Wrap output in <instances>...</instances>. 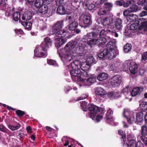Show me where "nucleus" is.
I'll return each mask as SVG.
<instances>
[{
	"instance_id": "1",
	"label": "nucleus",
	"mask_w": 147,
	"mask_h": 147,
	"mask_svg": "<svg viewBox=\"0 0 147 147\" xmlns=\"http://www.w3.org/2000/svg\"><path fill=\"white\" fill-rule=\"evenodd\" d=\"M52 42L48 37L46 38L44 41L42 42L40 45L36 46L34 51V55L36 57H40L45 55V51L51 45Z\"/></svg>"
},
{
	"instance_id": "2",
	"label": "nucleus",
	"mask_w": 147,
	"mask_h": 147,
	"mask_svg": "<svg viewBox=\"0 0 147 147\" xmlns=\"http://www.w3.org/2000/svg\"><path fill=\"white\" fill-rule=\"evenodd\" d=\"M76 45L75 42H69L67 44L65 49L66 52L61 58L63 61L68 62L72 60L74 57L73 55L74 51L75 50Z\"/></svg>"
},
{
	"instance_id": "3",
	"label": "nucleus",
	"mask_w": 147,
	"mask_h": 147,
	"mask_svg": "<svg viewBox=\"0 0 147 147\" xmlns=\"http://www.w3.org/2000/svg\"><path fill=\"white\" fill-rule=\"evenodd\" d=\"M116 43L114 40L108 42L106 46L107 58L112 59L119 54L118 50L117 49Z\"/></svg>"
},
{
	"instance_id": "4",
	"label": "nucleus",
	"mask_w": 147,
	"mask_h": 147,
	"mask_svg": "<svg viewBox=\"0 0 147 147\" xmlns=\"http://www.w3.org/2000/svg\"><path fill=\"white\" fill-rule=\"evenodd\" d=\"M79 68L78 66L76 67L74 65V67H73L71 66V63L69 65V69L72 79L75 81H76L77 79L79 81L83 82L85 79L80 77L81 71Z\"/></svg>"
},
{
	"instance_id": "5",
	"label": "nucleus",
	"mask_w": 147,
	"mask_h": 147,
	"mask_svg": "<svg viewBox=\"0 0 147 147\" xmlns=\"http://www.w3.org/2000/svg\"><path fill=\"white\" fill-rule=\"evenodd\" d=\"M123 116L126 119L127 122L129 124H132L135 121L134 113L128 109L124 110Z\"/></svg>"
},
{
	"instance_id": "6",
	"label": "nucleus",
	"mask_w": 147,
	"mask_h": 147,
	"mask_svg": "<svg viewBox=\"0 0 147 147\" xmlns=\"http://www.w3.org/2000/svg\"><path fill=\"white\" fill-rule=\"evenodd\" d=\"M107 42V40L104 37H100L98 39H93L88 41V44L90 47L95 45H98L105 44Z\"/></svg>"
},
{
	"instance_id": "7",
	"label": "nucleus",
	"mask_w": 147,
	"mask_h": 147,
	"mask_svg": "<svg viewBox=\"0 0 147 147\" xmlns=\"http://www.w3.org/2000/svg\"><path fill=\"white\" fill-rule=\"evenodd\" d=\"M125 67L129 68L131 73L134 74L137 72L138 66L135 62L130 61H127L124 63Z\"/></svg>"
},
{
	"instance_id": "8",
	"label": "nucleus",
	"mask_w": 147,
	"mask_h": 147,
	"mask_svg": "<svg viewBox=\"0 0 147 147\" xmlns=\"http://www.w3.org/2000/svg\"><path fill=\"white\" fill-rule=\"evenodd\" d=\"M74 65L76 67L81 68L82 71H88L89 70L90 65L86 62H84L81 63L80 61L78 60H76L73 63H71V66L73 67H74Z\"/></svg>"
},
{
	"instance_id": "9",
	"label": "nucleus",
	"mask_w": 147,
	"mask_h": 147,
	"mask_svg": "<svg viewBox=\"0 0 147 147\" xmlns=\"http://www.w3.org/2000/svg\"><path fill=\"white\" fill-rule=\"evenodd\" d=\"M138 28L140 30L147 31V20L144 22H142L140 26H138V24L137 23L133 24L130 26V29L132 30H136Z\"/></svg>"
},
{
	"instance_id": "10",
	"label": "nucleus",
	"mask_w": 147,
	"mask_h": 147,
	"mask_svg": "<svg viewBox=\"0 0 147 147\" xmlns=\"http://www.w3.org/2000/svg\"><path fill=\"white\" fill-rule=\"evenodd\" d=\"M121 81V77L119 75H116L111 79L110 84L114 87H117L120 84Z\"/></svg>"
},
{
	"instance_id": "11",
	"label": "nucleus",
	"mask_w": 147,
	"mask_h": 147,
	"mask_svg": "<svg viewBox=\"0 0 147 147\" xmlns=\"http://www.w3.org/2000/svg\"><path fill=\"white\" fill-rule=\"evenodd\" d=\"M88 109L90 112V118L93 119L94 114L99 111V108L95 105L92 104H89L88 105Z\"/></svg>"
},
{
	"instance_id": "12",
	"label": "nucleus",
	"mask_w": 147,
	"mask_h": 147,
	"mask_svg": "<svg viewBox=\"0 0 147 147\" xmlns=\"http://www.w3.org/2000/svg\"><path fill=\"white\" fill-rule=\"evenodd\" d=\"M55 34L57 36L59 37H64V38H69L71 37L67 31H65L64 30H61L57 31L55 32Z\"/></svg>"
},
{
	"instance_id": "13",
	"label": "nucleus",
	"mask_w": 147,
	"mask_h": 147,
	"mask_svg": "<svg viewBox=\"0 0 147 147\" xmlns=\"http://www.w3.org/2000/svg\"><path fill=\"white\" fill-rule=\"evenodd\" d=\"M141 134L143 136L141 137V140L147 146V138L144 136L147 135V126H143L142 127Z\"/></svg>"
},
{
	"instance_id": "14",
	"label": "nucleus",
	"mask_w": 147,
	"mask_h": 147,
	"mask_svg": "<svg viewBox=\"0 0 147 147\" xmlns=\"http://www.w3.org/2000/svg\"><path fill=\"white\" fill-rule=\"evenodd\" d=\"M80 21L83 22L85 24H90V16L84 14H82L80 18Z\"/></svg>"
},
{
	"instance_id": "15",
	"label": "nucleus",
	"mask_w": 147,
	"mask_h": 147,
	"mask_svg": "<svg viewBox=\"0 0 147 147\" xmlns=\"http://www.w3.org/2000/svg\"><path fill=\"white\" fill-rule=\"evenodd\" d=\"M105 110L102 108H99V111L94 114V118L95 117V119L97 122H99L103 118V116L100 114H102L104 113Z\"/></svg>"
},
{
	"instance_id": "16",
	"label": "nucleus",
	"mask_w": 147,
	"mask_h": 147,
	"mask_svg": "<svg viewBox=\"0 0 147 147\" xmlns=\"http://www.w3.org/2000/svg\"><path fill=\"white\" fill-rule=\"evenodd\" d=\"M143 90V89L142 88H140L139 87H136L134 88L133 90L131 93H129V96L128 97H125V98H129L131 97V95L132 96H135L136 95L138 94H139Z\"/></svg>"
},
{
	"instance_id": "17",
	"label": "nucleus",
	"mask_w": 147,
	"mask_h": 147,
	"mask_svg": "<svg viewBox=\"0 0 147 147\" xmlns=\"http://www.w3.org/2000/svg\"><path fill=\"white\" fill-rule=\"evenodd\" d=\"M113 114V111L110 108H109L106 114V116L105 119L107 123H111V124H112V122L114 121V119L112 116Z\"/></svg>"
},
{
	"instance_id": "18",
	"label": "nucleus",
	"mask_w": 147,
	"mask_h": 147,
	"mask_svg": "<svg viewBox=\"0 0 147 147\" xmlns=\"http://www.w3.org/2000/svg\"><path fill=\"white\" fill-rule=\"evenodd\" d=\"M95 93L96 95L103 98L105 97L107 93L106 91L101 87L96 88L95 91Z\"/></svg>"
},
{
	"instance_id": "19",
	"label": "nucleus",
	"mask_w": 147,
	"mask_h": 147,
	"mask_svg": "<svg viewBox=\"0 0 147 147\" xmlns=\"http://www.w3.org/2000/svg\"><path fill=\"white\" fill-rule=\"evenodd\" d=\"M66 38H57L55 40V45L57 47H59L66 42Z\"/></svg>"
},
{
	"instance_id": "20",
	"label": "nucleus",
	"mask_w": 147,
	"mask_h": 147,
	"mask_svg": "<svg viewBox=\"0 0 147 147\" xmlns=\"http://www.w3.org/2000/svg\"><path fill=\"white\" fill-rule=\"evenodd\" d=\"M122 21L121 19L117 18L115 22V27L117 30H120L122 29L123 26Z\"/></svg>"
},
{
	"instance_id": "21",
	"label": "nucleus",
	"mask_w": 147,
	"mask_h": 147,
	"mask_svg": "<svg viewBox=\"0 0 147 147\" xmlns=\"http://www.w3.org/2000/svg\"><path fill=\"white\" fill-rule=\"evenodd\" d=\"M63 23L61 22H58L53 26L52 29L54 32L61 30L63 26Z\"/></svg>"
},
{
	"instance_id": "22",
	"label": "nucleus",
	"mask_w": 147,
	"mask_h": 147,
	"mask_svg": "<svg viewBox=\"0 0 147 147\" xmlns=\"http://www.w3.org/2000/svg\"><path fill=\"white\" fill-rule=\"evenodd\" d=\"M32 17V13L30 11L25 13L22 16V18L23 20L28 21L30 20Z\"/></svg>"
},
{
	"instance_id": "23",
	"label": "nucleus",
	"mask_w": 147,
	"mask_h": 147,
	"mask_svg": "<svg viewBox=\"0 0 147 147\" xmlns=\"http://www.w3.org/2000/svg\"><path fill=\"white\" fill-rule=\"evenodd\" d=\"M85 59H86V62L90 66L92 64L95 63L94 59L93 57L89 55L85 56Z\"/></svg>"
},
{
	"instance_id": "24",
	"label": "nucleus",
	"mask_w": 147,
	"mask_h": 147,
	"mask_svg": "<svg viewBox=\"0 0 147 147\" xmlns=\"http://www.w3.org/2000/svg\"><path fill=\"white\" fill-rule=\"evenodd\" d=\"M99 31L98 30H95L94 32L89 33L87 34V36L90 39L96 37L98 35Z\"/></svg>"
},
{
	"instance_id": "25",
	"label": "nucleus",
	"mask_w": 147,
	"mask_h": 147,
	"mask_svg": "<svg viewBox=\"0 0 147 147\" xmlns=\"http://www.w3.org/2000/svg\"><path fill=\"white\" fill-rule=\"evenodd\" d=\"M78 23L75 21L71 22L68 25V28L70 30H74L78 26Z\"/></svg>"
},
{
	"instance_id": "26",
	"label": "nucleus",
	"mask_w": 147,
	"mask_h": 147,
	"mask_svg": "<svg viewBox=\"0 0 147 147\" xmlns=\"http://www.w3.org/2000/svg\"><path fill=\"white\" fill-rule=\"evenodd\" d=\"M38 9V12L41 13L45 14L48 10V7L47 5H43L39 7Z\"/></svg>"
},
{
	"instance_id": "27",
	"label": "nucleus",
	"mask_w": 147,
	"mask_h": 147,
	"mask_svg": "<svg viewBox=\"0 0 147 147\" xmlns=\"http://www.w3.org/2000/svg\"><path fill=\"white\" fill-rule=\"evenodd\" d=\"M65 10L63 5L59 6L57 9V12L59 14L63 15L65 13Z\"/></svg>"
},
{
	"instance_id": "28",
	"label": "nucleus",
	"mask_w": 147,
	"mask_h": 147,
	"mask_svg": "<svg viewBox=\"0 0 147 147\" xmlns=\"http://www.w3.org/2000/svg\"><path fill=\"white\" fill-rule=\"evenodd\" d=\"M109 11L108 8L104 7L99 10L98 13L99 15L100 16L106 14Z\"/></svg>"
},
{
	"instance_id": "29",
	"label": "nucleus",
	"mask_w": 147,
	"mask_h": 147,
	"mask_svg": "<svg viewBox=\"0 0 147 147\" xmlns=\"http://www.w3.org/2000/svg\"><path fill=\"white\" fill-rule=\"evenodd\" d=\"M107 75L106 74L103 73L100 74L97 76V79L100 81L106 79L107 78Z\"/></svg>"
},
{
	"instance_id": "30",
	"label": "nucleus",
	"mask_w": 147,
	"mask_h": 147,
	"mask_svg": "<svg viewBox=\"0 0 147 147\" xmlns=\"http://www.w3.org/2000/svg\"><path fill=\"white\" fill-rule=\"evenodd\" d=\"M128 140L129 141V144L127 147H136V143L134 139L131 140L129 138H128Z\"/></svg>"
},
{
	"instance_id": "31",
	"label": "nucleus",
	"mask_w": 147,
	"mask_h": 147,
	"mask_svg": "<svg viewBox=\"0 0 147 147\" xmlns=\"http://www.w3.org/2000/svg\"><path fill=\"white\" fill-rule=\"evenodd\" d=\"M118 67L116 62H112L110 64L109 69L111 71H114Z\"/></svg>"
},
{
	"instance_id": "32",
	"label": "nucleus",
	"mask_w": 147,
	"mask_h": 147,
	"mask_svg": "<svg viewBox=\"0 0 147 147\" xmlns=\"http://www.w3.org/2000/svg\"><path fill=\"white\" fill-rule=\"evenodd\" d=\"M22 24L24 26L26 29L29 30L32 28V24L30 22H23L22 23Z\"/></svg>"
},
{
	"instance_id": "33",
	"label": "nucleus",
	"mask_w": 147,
	"mask_h": 147,
	"mask_svg": "<svg viewBox=\"0 0 147 147\" xmlns=\"http://www.w3.org/2000/svg\"><path fill=\"white\" fill-rule=\"evenodd\" d=\"M13 19L15 21H18L20 17V13L19 12H14L13 14Z\"/></svg>"
},
{
	"instance_id": "34",
	"label": "nucleus",
	"mask_w": 147,
	"mask_h": 147,
	"mask_svg": "<svg viewBox=\"0 0 147 147\" xmlns=\"http://www.w3.org/2000/svg\"><path fill=\"white\" fill-rule=\"evenodd\" d=\"M112 19H109L108 18H105L103 20L102 24L104 26L109 24L112 21Z\"/></svg>"
},
{
	"instance_id": "35",
	"label": "nucleus",
	"mask_w": 147,
	"mask_h": 147,
	"mask_svg": "<svg viewBox=\"0 0 147 147\" xmlns=\"http://www.w3.org/2000/svg\"><path fill=\"white\" fill-rule=\"evenodd\" d=\"M143 114L141 113H138L136 116V120L138 123H140L142 122L143 120Z\"/></svg>"
},
{
	"instance_id": "36",
	"label": "nucleus",
	"mask_w": 147,
	"mask_h": 147,
	"mask_svg": "<svg viewBox=\"0 0 147 147\" xmlns=\"http://www.w3.org/2000/svg\"><path fill=\"white\" fill-rule=\"evenodd\" d=\"M20 127V125L19 123H17L16 126H13L11 125H9L8 126V128L12 131H14L18 129Z\"/></svg>"
},
{
	"instance_id": "37",
	"label": "nucleus",
	"mask_w": 147,
	"mask_h": 147,
	"mask_svg": "<svg viewBox=\"0 0 147 147\" xmlns=\"http://www.w3.org/2000/svg\"><path fill=\"white\" fill-rule=\"evenodd\" d=\"M140 107L142 111H145L147 109V102L146 101H142L140 104Z\"/></svg>"
},
{
	"instance_id": "38",
	"label": "nucleus",
	"mask_w": 147,
	"mask_h": 147,
	"mask_svg": "<svg viewBox=\"0 0 147 147\" xmlns=\"http://www.w3.org/2000/svg\"><path fill=\"white\" fill-rule=\"evenodd\" d=\"M138 18V16L135 14H130L129 15L128 19H129L131 21H136Z\"/></svg>"
},
{
	"instance_id": "39",
	"label": "nucleus",
	"mask_w": 147,
	"mask_h": 147,
	"mask_svg": "<svg viewBox=\"0 0 147 147\" xmlns=\"http://www.w3.org/2000/svg\"><path fill=\"white\" fill-rule=\"evenodd\" d=\"M81 107V109L83 110V111H86L88 108L87 105V103L86 102L82 101L80 102Z\"/></svg>"
},
{
	"instance_id": "40",
	"label": "nucleus",
	"mask_w": 147,
	"mask_h": 147,
	"mask_svg": "<svg viewBox=\"0 0 147 147\" xmlns=\"http://www.w3.org/2000/svg\"><path fill=\"white\" fill-rule=\"evenodd\" d=\"M131 49V46L130 44H127L124 46V50L126 53H128Z\"/></svg>"
},
{
	"instance_id": "41",
	"label": "nucleus",
	"mask_w": 147,
	"mask_h": 147,
	"mask_svg": "<svg viewBox=\"0 0 147 147\" xmlns=\"http://www.w3.org/2000/svg\"><path fill=\"white\" fill-rule=\"evenodd\" d=\"M131 11V12H134L137 11L140 9L138 6L136 5H132L129 8Z\"/></svg>"
},
{
	"instance_id": "42",
	"label": "nucleus",
	"mask_w": 147,
	"mask_h": 147,
	"mask_svg": "<svg viewBox=\"0 0 147 147\" xmlns=\"http://www.w3.org/2000/svg\"><path fill=\"white\" fill-rule=\"evenodd\" d=\"M96 77L92 75L87 80V81L88 83H93L96 82Z\"/></svg>"
},
{
	"instance_id": "43",
	"label": "nucleus",
	"mask_w": 147,
	"mask_h": 147,
	"mask_svg": "<svg viewBox=\"0 0 147 147\" xmlns=\"http://www.w3.org/2000/svg\"><path fill=\"white\" fill-rule=\"evenodd\" d=\"M43 0H36L35 4V7L38 8L41 6V5H43Z\"/></svg>"
},
{
	"instance_id": "44",
	"label": "nucleus",
	"mask_w": 147,
	"mask_h": 147,
	"mask_svg": "<svg viewBox=\"0 0 147 147\" xmlns=\"http://www.w3.org/2000/svg\"><path fill=\"white\" fill-rule=\"evenodd\" d=\"M83 72H81L80 75V77H81L82 78L85 79V80L83 82H84V81L86 80V79L85 78H83V77H87L88 76V72H87V71H83Z\"/></svg>"
},
{
	"instance_id": "45",
	"label": "nucleus",
	"mask_w": 147,
	"mask_h": 147,
	"mask_svg": "<svg viewBox=\"0 0 147 147\" xmlns=\"http://www.w3.org/2000/svg\"><path fill=\"white\" fill-rule=\"evenodd\" d=\"M107 52L106 49L102 52L100 53L98 55V57L100 58H102L105 57H107Z\"/></svg>"
},
{
	"instance_id": "46",
	"label": "nucleus",
	"mask_w": 147,
	"mask_h": 147,
	"mask_svg": "<svg viewBox=\"0 0 147 147\" xmlns=\"http://www.w3.org/2000/svg\"><path fill=\"white\" fill-rule=\"evenodd\" d=\"M109 33L107 31L105 30H102L100 32V36H106L108 37V38H110V36H109Z\"/></svg>"
},
{
	"instance_id": "47",
	"label": "nucleus",
	"mask_w": 147,
	"mask_h": 147,
	"mask_svg": "<svg viewBox=\"0 0 147 147\" xmlns=\"http://www.w3.org/2000/svg\"><path fill=\"white\" fill-rule=\"evenodd\" d=\"M129 87H127L123 89L121 91V93L123 94L125 96L128 94L129 90Z\"/></svg>"
},
{
	"instance_id": "48",
	"label": "nucleus",
	"mask_w": 147,
	"mask_h": 147,
	"mask_svg": "<svg viewBox=\"0 0 147 147\" xmlns=\"http://www.w3.org/2000/svg\"><path fill=\"white\" fill-rule=\"evenodd\" d=\"M47 62L48 63L49 65H53L55 66H56L57 65L56 62L53 60L51 59L47 60Z\"/></svg>"
},
{
	"instance_id": "49",
	"label": "nucleus",
	"mask_w": 147,
	"mask_h": 147,
	"mask_svg": "<svg viewBox=\"0 0 147 147\" xmlns=\"http://www.w3.org/2000/svg\"><path fill=\"white\" fill-rule=\"evenodd\" d=\"M138 3L140 5H146L147 4V0H138Z\"/></svg>"
},
{
	"instance_id": "50",
	"label": "nucleus",
	"mask_w": 147,
	"mask_h": 147,
	"mask_svg": "<svg viewBox=\"0 0 147 147\" xmlns=\"http://www.w3.org/2000/svg\"><path fill=\"white\" fill-rule=\"evenodd\" d=\"M131 13V11L129 8L127 9H126L124 10L123 12V15L125 16H129V14Z\"/></svg>"
},
{
	"instance_id": "51",
	"label": "nucleus",
	"mask_w": 147,
	"mask_h": 147,
	"mask_svg": "<svg viewBox=\"0 0 147 147\" xmlns=\"http://www.w3.org/2000/svg\"><path fill=\"white\" fill-rule=\"evenodd\" d=\"M134 3V1L133 0H128L126 4L124 3V7H128L130 5L133 4Z\"/></svg>"
},
{
	"instance_id": "52",
	"label": "nucleus",
	"mask_w": 147,
	"mask_h": 147,
	"mask_svg": "<svg viewBox=\"0 0 147 147\" xmlns=\"http://www.w3.org/2000/svg\"><path fill=\"white\" fill-rule=\"evenodd\" d=\"M118 132L119 134L121 136V138L123 139V141H124V139H125V133L120 130H118Z\"/></svg>"
},
{
	"instance_id": "53",
	"label": "nucleus",
	"mask_w": 147,
	"mask_h": 147,
	"mask_svg": "<svg viewBox=\"0 0 147 147\" xmlns=\"http://www.w3.org/2000/svg\"><path fill=\"white\" fill-rule=\"evenodd\" d=\"M147 59V51L143 54L142 56V61L144 62Z\"/></svg>"
},
{
	"instance_id": "54",
	"label": "nucleus",
	"mask_w": 147,
	"mask_h": 147,
	"mask_svg": "<svg viewBox=\"0 0 147 147\" xmlns=\"http://www.w3.org/2000/svg\"><path fill=\"white\" fill-rule=\"evenodd\" d=\"M0 130L3 132H6L7 129L5 126L2 124L0 125Z\"/></svg>"
},
{
	"instance_id": "55",
	"label": "nucleus",
	"mask_w": 147,
	"mask_h": 147,
	"mask_svg": "<svg viewBox=\"0 0 147 147\" xmlns=\"http://www.w3.org/2000/svg\"><path fill=\"white\" fill-rule=\"evenodd\" d=\"M104 4L105 6H104L105 7H107L108 8V11H110L111 9V8L113 6V5L110 3H105Z\"/></svg>"
},
{
	"instance_id": "56",
	"label": "nucleus",
	"mask_w": 147,
	"mask_h": 147,
	"mask_svg": "<svg viewBox=\"0 0 147 147\" xmlns=\"http://www.w3.org/2000/svg\"><path fill=\"white\" fill-rule=\"evenodd\" d=\"M16 114L19 116H22L24 114V113L20 110H18L16 111Z\"/></svg>"
},
{
	"instance_id": "57",
	"label": "nucleus",
	"mask_w": 147,
	"mask_h": 147,
	"mask_svg": "<svg viewBox=\"0 0 147 147\" xmlns=\"http://www.w3.org/2000/svg\"><path fill=\"white\" fill-rule=\"evenodd\" d=\"M147 15V11H143L140 14V17H143Z\"/></svg>"
},
{
	"instance_id": "58",
	"label": "nucleus",
	"mask_w": 147,
	"mask_h": 147,
	"mask_svg": "<svg viewBox=\"0 0 147 147\" xmlns=\"http://www.w3.org/2000/svg\"><path fill=\"white\" fill-rule=\"evenodd\" d=\"M123 2L122 1H115V3L117 5L121 6L123 5H124V3H123Z\"/></svg>"
},
{
	"instance_id": "59",
	"label": "nucleus",
	"mask_w": 147,
	"mask_h": 147,
	"mask_svg": "<svg viewBox=\"0 0 147 147\" xmlns=\"http://www.w3.org/2000/svg\"><path fill=\"white\" fill-rule=\"evenodd\" d=\"M108 32L109 33L112 34V35L115 36L116 37H117L118 36V34L116 32H111L110 30Z\"/></svg>"
},
{
	"instance_id": "60",
	"label": "nucleus",
	"mask_w": 147,
	"mask_h": 147,
	"mask_svg": "<svg viewBox=\"0 0 147 147\" xmlns=\"http://www.w3.org/2000/svg\"><path fill=\"white\" fill-rule=\"evenodd\" d=\"M88 95L87 94H83L82 95V96L79 97V98L78 99V100H80L82 99H83L86 98Z\"/></svg>"
},
{
	"instance_id": "61",
	"label": "nucleus",
	"mask_w": 147,
	"mask_h": 147,
	"mask_svg": "<svg viewBox=\"0 0 147 147\" xmlns=\"http://www.w3.org/2000/svg\"><path fill=\"white\" fill-rule=\"evenodd\" d=\"M119 92H113V98H115L118 97L119 96Z\"/></svg>"
},
{
	"instance_id": "62",
	"label": "nucleus",
	"mask_w": 147,
	"mask_h": 147,
	"mask_svg": "<svg viewBox=\"0 0 147 147\" xmlns=\"http://www.w3.org/2000/svg\"><path fill=\"white\" fill-rule=\"evenodd\" d=\"M95 7V5L94 4H91L89 5L88 7V9L89 10H92Z\"/></svg>"
},
{
	"instance_id": "63",
	"label": "nucleus",
	"mask_w": 147,
	"mask_h": 147,
	"mask_svg": "<svg viewBox=\"0 0 147 147\" xmlns=\"http://www.w3.org/2000/svg\"><path fill=\"white\" fill-rule=\"evenodd\" d=\"M67 18L68 20H69V23H71L70 22H71V21H73V20H74L73 17L71 16H67Z\"/></svg>"
},
{
	"instance_id": "64",
	"label": "nucleus",
	"mask_w": 147,
	"mask_h": 147,
	"mask_svg": "<svg viewBox=\"0 0 147 147\" xmlns=\"http://www.w3.org/2000/svg\"><path fill=\"white\" fill-rule=\"evenodd\" d=\"M136 147H144L143 144L140 142H138L136 144Z\"/></svg>"
}]
</instances>
